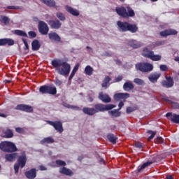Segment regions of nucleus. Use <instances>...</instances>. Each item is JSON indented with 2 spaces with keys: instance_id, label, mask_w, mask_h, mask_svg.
<instances>
[{
  "instance_id": "nucleus-26",
  "label": "nucleus",
  "mask_w": 179,
  "mask_h": 179,
  "mask_svg": "<svg viewBox=\"0 0 179 179\" xmlns=\"http://www.w3.org/2000/svg\"><path fill=\"white\" fill-rule=\"evenodd\" d=\"M83 112L87 115H94V114H96L94 108L84 107L83 108Z\"/></svg>"
},
{
  "instance_id": "nucleus-12",
  "label": "nucleus",
  "mask_w": 179,
  "mask_h": 179,
  "mask_svg": "<svg viewBox=\"0 0 179 179\" xmlns=\"http://www.w3.org/2000/svg\"><path fill=\"white\" fill-rule=\"evenodd\" d=\"M15 110H18L20 111H24L25 113H33V106L30 105H26V104H18L15 108Z\"/></svg>"
},
{
  "instance_id": "nucleus-51",
  "label": "nucleus",
  "mask_w": 179,
  "mask_h": 179,
  "mask_svg": "<svg viewBox=\"0 0 179 179\" xmlns=\"http://www.w3.org/2000/svg\"><path fill=\"white\" fill-rule=\"evenodd\" d=\"M22 43H24V50H29V43H27V41L26 40V38H22Z\"/></svg>"
},
{
  "instance_id": "nucleus-23",
  "label": "nucleus",
  "mask_w": 179,
  "mask_h": 179,
  "mask_svg": "<svg viewBox=\"0 0 179 179\" xmlns=\"http://www.w3.org/2000/svg\"><path fill=\"white\" fill-rule=\"evenodd\" d=\"M99 100H101L103 103H110L111 102V98L108 94H104L103 92H100L99 94Z\"/></svg>"
},
{
  "instance_id": "nucleus-32",
  "label": "nucleus",
  "mask_w": 179,
  "mask_h": 179,
  "mask_svg": "<svg viewBox=\"0 0 179 179\" xmlns=\"http://www.w3.org/2000/svg\"><path fill=\"white\" fill-rule=\"evenodd\" d=\"M55 142V141L51 136L44 138L41 141V145H44V143H48V144L54 143Z\"/></svg>"
},
{
  "instance_id": "nucleus-9",
  "label": "nucleus",
  "mask_w": 179,
  "mask_h": 179,
  "mask_svg": "<svg viewBox=\"0 0 179 179\" xmlns=\"http://www.w3.org/2000/svg\"><path fill=\"white\" fill-rule=\"evenodd\" d=\"M47 124L48 125H51V127H53V128L55 129V131H57L59 134H62L64 132V127L62 125V122L61 121H50L48 120L46 121Z\"/></svg>"
},
{
  "instance_id": "nucleus-7",
  "label": "nucleus",
  "mask_w": 179,
  "mask_h": 179,
  "mask_svg": "<svg viewBox=\"0 0 179 179\" xmlns=\"http://www.w3.org/2000/svg\"><path fill=\"white\" fill-rule=\"evenodd\" d=\"M136 69L141 72H150L153 71V64L148 62H140L136 64Z\"/></svg>"
},
{
  "instance_id": "nucleus-60",
  "label": "nucleus",
  "mask_w": 179,
  "mask_h": 179,
  "mask_svg": "<svg viewBox=\"0 0 179 179\" xmlns=\"http://www.w3.org/2000/svg\"><path fill=\"white\" fill-rule=\"evenodd\" d=\"M121 80H122V76H118L115 78V82H121Z\"/></svg>"
},
{
  "instance_id": "nucleus-22",
  "label": "nucleus",
  "mask_w": 179,
  "mask_h": 179,
  "mask_svg": "<svg viewBox=\"0 0 179 179\" xmlns=\"http://www.w3.org/2000/svg\"><path fill=\"white\" fill-rule=\"evenodd\" d=\"M115 100H127V99H129V93H117L114 95Z\"/></svg>"
},
{
  "instance_id": "nucleus-15",
  "label": "nucleus",
  "mask_w": 179,
  "mask_h": 179,
  "mask_svg": "<svg viewBox=\"0 0 179 179\" xmlns=\"http://www.w3.org/2000/svg\"><path fill=\"white\" fill-rule=\"evenodd\" d=\"M127 45H129V47H131V48L136 49V48H141V47L143 45V43L136 40L131 39L127 41Z\"/></svg>"
},
{
  "instance_id": "nucleus-5",
  "label": "nucleus",
  "mask_w": 179,
  "mask_h": 179,
  "mask_svg": "<svg viewBox=\"0 0 179 179\" xmlns=\"http://www.w3.org/2000/svg\"><path fill=\"white\" fill-rule=\"evenodd\" d=\"M39 92L41 93V94H51L52 96H55V94H57V87L54 84L42 85L39 88Z\"/></svg>"
},
{
  "instance_id": "nucleus-34",
  "label": "nucleus",
  "mask_w": 179,
  "mask_h": 179,
  "mask_svg": "<svg viewBox=\"0 0 179 179\" xmlns=\"http://www.w3.org/2000/svg\"><path fill=\"white\" fill-rule=\"evenodd\" d=\"M153 162H147L145 163H144L143 164H142L141 166H138L137 169V171L138 173H141V171H142V170H144V169H146V167H149V166H150V164H152Z\"/></svg>"
},
{
  "instance_id": "nucleus-46",
  "label": "nucleus",
  "mask_w": 179,
  "mask_h": 179,
  "mask_svg": "<svg viewBox=\"0 0 179 179\" xmlns=\"http://www.w3.org/2000/svg\"><path fill=\"white\" fill-rule=\"evenodd\" d=\"M171 104H172L173 108L179 109V103L178 102H174L173 101H169Z\"/></svg>"
},
{
  "instance_id": "nucleus-64",
  "label": "nucleus",
  "mask_w": 179,
  "mask_h": 179,
  "mask_svg": "<svg viewBox=\"0 0 179 179\" xmlns=\"http://www.w3.org/2000/svg\"><path fill=\"white\" fill-rule=\"evenodd\" d=\"M166 179H174V178L173 177V176L170 175L166 177Z\"/></svg>"
},
{
  "instance_id": "nucleus-6",
  "label": "nucleus",
  "mask_w": 179,
  "mask_h": 179,
  "mask_svg": "<svg viewBox=\"0 0 179 179\" xmlns=\"http://www.w3.org/2000/svg\"><path fill=\"white\" fill-rule=\"evenodd\" d=\"M142 55L145 58H149L151 61H160L162 59L160 55H155V52L150 50L148 48H143Z\"/></svg>"
},
{
  "instance_id": "nucleus-43",
  "label": "nucleus",
  "mask_w": 179,
  "mask_h": 179,
  "mask_svg": "<svg viewBox=\"0 0 179 179\" xmlns=\"http://www.w3.org/2000/svg\"><path fill=\"white\" fill-rule=\"evenodd\" d=\"M55 163H56L57 167H61L62 166L64 167H65V166H66V162H65V161H62L61 159L56 160Z\"/></svg>"
},
{
  "instance_id": "nucleus-10",
  "label": "nucleus",
  "mask_w": 179,
  "mask_h": 179,
  "mask_svg": "<svg viewBox=\"0 0 179 179\" xmlns=\"http://www.w3.org/2000/svg\"><path fill=\"white\" fill-rule=\"evenodd\" d=\"M38 30L42 36H47L48 34V31H50V28L48 27V24L45 23L44 21H39L38 25Z\"/></svg>"
},
{
  "instance_id": "nucleus-2",
  "label": "nucleus",
  "mask_w": 179,
  "mask_h": 179,
  "mask_svg": "<svg viewBox=\"0 0 179 179\" xmlns=\"http://www.w3.org/2000/svg\"><path fill=\"white\" fill-rule=\"evenodd\" d=\"M117 24L119 31H122V33H126V31L136 33V31L139 30L138 25L136 24H131L128 22L117 21Z\"/></svg>"
},
{
  "instance_id": "nucleus-31",
  "label": "nucleus",
  "mask_w": 179,
  "mask_h": 179,
  "mask_svg": "<svg viewBox=\"0 0 179 179\" xmlns=\"http://www.w3.org/2000/svg\"><path fill=\"white\" fill-rule=\"evenodd\" d=\"M106 138L108 141H109V142H111V143H113V145H115V143H117V139H118V138L115 136V135H114L113 134H108Z\"/></svg>"
},
{
  "instance_id": "nucleus-39",
  "label": "nucleus",
  "mask_w": 179,
  "mask_h": 179,
  "mask_svg": "<svg viewBox=\"0 0 179 179\" xmlns=\"http://www.w3.org/2000/svg\"><path fill=\"white\" fill-rule=\"evenodd\" d=\"M109 113L110 115H112V117H117L121 116V112H120V110L118 109H114L113 110L109 112Z\"/></svg>"
},
{
  "instance_id": "nucleus-18",
  "label": "nucleus",
  "mask_w": 179,
  "mask_h": 179,
  "mask_svg": "<svg viewBox=\"0 0 179 179\" xmlns=\"http://www.w3.org/2000/svg\"><path fill=\"white\" fill-rule=\"evenodd\" d=\"M48 38L50 41H54L55 43H61V36H59L57 32L49 33Z\"/></svg>"
},
{
  "instance_id": "nucleus-14",
  "label": "nucleus",
  "mask_w": 179,
  "mask_h": 179,
  "mask_svg": "<svg viewBox=\"0 0 179 179\" xmlns=\"http://www.w3.org/2000/svg\"><path fill=\"white\" fill-rule=\"evenodd\" d=\"M48 24L50 28L54 29L55 30H58V29H61L62 26V23L59 20H50L48 21Z\"/></svg>"
},
{
  "instance_id": "nucleus-40",
  "label": "nucleus",
  "mask_w": 179,
  "mask_h": 179,
  "mask_svg": "<svg viewBox=\"0 0 179 179\" xmlns=\"http://www.w3.org/2000/svg\"><path fill=\"white\" fill-rule=\"evenodd\" d=\"M63 106L64 107H66V108H71L72 110H76L77 111H79L80 110V108H79V106H75L73 105H69V103H64L63 104Z\"/></svg>"
},
{
  "instance_id": "nucleus-27",
  "label": "nucleus",
  "mask_w": 179,
  "mask_h": 179,
  "mask_svg": "<svg viewBox=\"0 0 179 179\" xmlns=\"http://www.w3.org/2000/svg\"><path fill=\"white\" fill-rule=\"evenodd\" d=\"M2 136L3 138H6L8 139L13 138V131H12L10 129H6L3 131Z\"/></svg>"
},
{
  "instance_id": "nucleus-25",
  "label": "nucleus",
  "mask_w": 179,
  "mask_h": 179,
  "mask_svg": "<svg viewBox=\"0 0 179 179\" xmlns=\"http://www.w3.org/2000/svg\"><path fill=\"white\" fill-rule=\"evenodd\" d=\"M59 172L60 174H64V176H69V177H72V176H73V172L72 170L67 169L65 166L61 168Z\"/></svg>"
},
{
  "instance_id": "nucleus-45",
  "label": "nucleus",
  "mask_w": 179,
  "mask_h": 179,
  "mask_svg": "<svg viewBox=\"0 0 179 179\" xmlns=\"http://www.w3.org/2000/svg\"><path fill=\"white\" fill-rule=\"evenodd\" d=\"M148 134H151V136H150L148 137V141H152V139H153L156 135V131H153L152 130H149L148 131Z\"/></svg>"
},
{
  "instance_id": "nucleus-63",
  "label": "nucleus",
  "mask_w": 179,
  "mask_h": 179,
  "mask_svg": "<svg viewBox=\"0 0 179 179\" xmlns=\"http://www.w3.org/2000/svg\"><path fill=\"white\" fill-rule=\"evenodd\" d=\"M0 117H2L3 118H6L7 115L5 113H0Z\"/></svg>"
},
{
  "instance_id": "nucleus-19",
  "label": "nucleus",
  "mask_w": 179,
  "mask_h": 179,
  "mask_svg": "<svg viewBox=\"0 0 179 179\" xmlns=\"http://www.w3.org/2000/svg\"><path fill=\"white\" fill-rule=\"evenodd\" d=\"M166 117L168 120H171L172 122H174V124H179V115L173 114V113H167Z\"/></svg>"
},
{
  "instance_id": "nucleus-38",
  "label": "nucleus",
  "mask_w": 179,
  "mask_h": 179,
  "mask_svg": "<svg viewBox=\"0 0 179 179\" xmlns=\"http://www.w3.org/2000/svg\"><path fill=\"white\" fill-rule=\"evenodd\" d=\"M1 23H3L6 26H8L10 22V19L7 16H1L0 20Z\"/></svg>"
},
{
  "instance_id": "nucleus-50",
  "label": "nucleus",
  "mask_w": 179,
  "mask_h": 179,
  "mask_svg": "<svg viewBox=\"0 0 179 179\" xmlns=\"http://www.w3.org/2000/svg\"><path fill=\"white\" fill-rule=\"evenodd\" d=\"M135 146L138 149H143L145 148V144H143L142 143L137 142V143H135Z\"/></svg>"
},
{
  "instance_id": "nucleus-36",
  "label": "nucleus",
  "mask_w": 179,
  "mask_h": 179,
  "mask_svg": "<svg viewBox=\"0 0 179 179\" xmlns=\"http://www.w3.org/2000/svg\"><path fill=\"white\" fill-rule=\"evenodd\" d=\"M110 81L111 78H110V76H106L103 79V83L101 84V87L107 88V86H108V84L110 83Z\"/></svg>"
},
{
  "instance_id": "nucleus-61",
  "label": "nucleus",
  "mask_w": 179,
  "mask_h": 179,
  "mask_svg": "<svg viewBox=\"0 0 179 179\" xmlns=\"http://www.w3.org/2000/svg\"><path fill=\"white\" fill-rule=\"evenodd\" d=\"M104 55L105 57H113V54L110 52H105Z\"/></svg>"
},
{
  "instance_id": "nucleus-4",
  "label": "nucleus",
  "mask_w": 179,
  "mask_h": 179,
  "mask_svg": "<svg viewBox=\"0 0 179 179\" xmlns=\"http://www.w3.org/2000/svg\"><path fill=\"white\" fill-rule=\"evenodd\" d=\"M0 150L6 153H13L17 152V148L12 141H1L0 143Z\"/></svg>"
},
{
  "instance_id": "nucleus-1",
  "label": "nucleus",
  "mask_w": 179,
  "mask_h": 179,
  "mask_svg": "<svg viewBox=\"0 0 179 179\" xmlns=\"http://www.w3.org/2000/svg\"><path fill=\"white\" fill-rule=\"evenodd\" d=\"M51 65L62 76H68L71 72V64L66 62H62L61 59H53L51 62Z\"/></svg>"
},
{
  "instance_id": "nucleus-20",
  "label": "nucleus",
  "mask_w": 179,
  "mask_h": 179,
  "mask_svg": "<svg viewBox=\"0 0 179 179\" xmlns=\"http://www.w3.org/2000/svg\"><path fill=\"white\" fill-rule=\"evenodd\" d=\"M162 76V73L155 72L154 73L150 74L148 76V79L151 83H157V80H159V78Z\"/></svg>"
},
{
  "instance_id": "nucleus-35",
  "label": "nucleus",
  "mask_w": 179,
  "mask_h": 179,
  "mask_svg": "<svg viewBox=\"0 0 179 179\" xmlns=\"http://www.w3.org/2000/svg\"><path fill=\"white\" fill-rule=\"evenodd\" d=\"M14 34H15L16 36H20V37H28L27 33L20 29L14 30Z\"/></svg>"
},
{
  "instance_id": "nucleus-57",
  "label": "nucleus",
  "mask_w": 179,
  "mask_h": 179,
  "mask_svg": "<svg viewBox=\"0 0 179 179\" xmlns=\"http://www.w3.org/2000/svg\"><path fill=\"white\" fill-rule=\"evenodd\" d=\"M163 44H164V41H157L155 42V45H163Z\"/></svg>"
},
{
  "instance_id": "nucleus-17",
  "label": "nucleus",
  "mask_w": 179,
  "mask_h": 179,
  "mask_svg": "<svg viewBox=\"0 0 179 179\" xmlns=\"http://www.w3.org/2000/svg\"><path fill=\"white\" fill-rule=\"evenodd\" d=\"M24 176L28 179H34L36 178V177H37V171L36 170V169L33 168L29 171H27L24 173Z\"/></svg>"
},
{
  "instance_id": "nucleus-58",
  "label": "nucleus",
  "mask_w": 179,
  "mask_h": 179,
  "mask_svg": "<svg viewBox=\"0 0 179 179\" xmlns=\"http://www.w3.org/2000/svg\"><path fill=\"white\" fill-rule=\"evenodd\" d=\"M75 73L73 71H71V75L69 77V80H72L73 79V76H75Z\"/></svg>"
},
{
  "instance_id": "nucleus-47",
  "label": "nucleus",
  "mask_w": 179,
  "mask_h": 179,
  "mask_svg": "<svg viewBox=\"0 0 179 179\" xmlns=\"http://www.w3.org/2000/svg\"><path fill=\"white\" fill-rule=\"evenodd\" d=\"M134 83H136V85H143V83H145V82L143 81V80L140 79V78H135L134 80Z\"/></svg>"
},
{
  "instance_id": "nucleus-54",
  "label": "nucleus",
  "mask_w": 179,
  "mask_h": 179,
  "mask_svg": "<svg viewBox=\"0 0 179 179\" xmlns=\"http://www.w3.org/2000/svg\"><path fill=\"white\" fill-rule=\"evenodd\" d=\"M79 66H80V64L77 63L75 66L73 67L72 72H74V73H76L78 72V69H79Z\"/></svg>"
},
{
  "instance_id": "nucleus-11",
  "label": "nucleus",
  "mask_w": 179,
  "mask_h": 179,
  "mask_svg": "<svg viewBox=\"0 0 179 179\" xmlns=\"http://www.w3.org/2000/svg\"><path fill=\"white\" fill-rule=\"evenodd\" d=\"M165 80L161 82V85L163 87H166V89H170V87H173L174 86V78L171 76H165Z\"/></svg>"
},
{
  "instance_id": "nucleus-37",
  "label": "nucleus",
  "mask_w": 179,
  "mask_h": 179,
  "mask_svg": "<svg viewBox=\"0 0 179 179\" xmlns=\"http://www.w3.org/2000/svg\"><path fill=\"white\" fill-rule=\"evenodd\" d=\"M85 75H88V76H92V75H93V68H92V66H90V65L87 66L85 68Z\"/></svg>"
},
{
  "instance_id": "nucleus-16",
  "label": "nucleus",
  "mask_w": 179,
  "mask_h": 179,
  "mask_svg": "<svg viewBox=\"0 0 179 179\" xmlns=\"http://www.w3.org/2000/svg\"><path fill=\"white\" fill-rule=\"evenodd\" d=\"M27 162V157H26V152H23L21 156L18 157L17 164H20L21 169H23L26 166Z\"/></svg>"
},
{
  "instance_id": "nucleus-52",
  "label": "nucleus",
  "mask_w": 179,
  "mask_h": 179,
  "mask_svg": "<svg viewBox=\"0 0 179 179\" xmlns=\"http://www.w3.org/2000/svg\"><path fill=\"white\" fill-rule=\"evenodd\" d=\"M20 167V164L16 163L14 165V170H15V174H17L19 173V168Z\"/></svg>"
},
{
  "instance_id": "nucleus-28",
  "label": "nucleus",
  "mask_w": 179,
  "mask_h": 179,
  "mask_svg": "<svg viewBox=\"0 0 179 179\" xmlns=\"http://www.w3.org/2000/svg\"><path fill=\"white\" fill-rule=\"evenodd\" d=\"M41 47V44L38 40L35 39L31 42V48L33 51H38Z\"/></svg>"
},
{
  "instance_id": "nucleus-41",
  "label": "nucleus",
  "mask_w": 179,
  "mask_h": 179,
  "mask_svg": "<svg viewBox=\"0 0 179 179\" xmlns=\"http://www.w3.org/2000/svg\"><path fill=\"white\" fill-rule=\"evenodd\" d=\"M57 17L61 20V22H65L66 20V17H65V15L62 13H56Z\"/></svg>"
},
{
  "instance_id": "nucleus-42",
  "label": "nucleus",
  "mask_w": 179,
  "mask_h": 179,
  "mask_svg": "<svg viewBox=\"0 0 179 179\" xmlns=\"http://www.w3.org/2000/svg\"><path fill=\"white\" fill-rule=\"evenodd\" d=\"M136 110H138V107L136 106H128L126 109V113L127 114H131V113H134V111H136Z\"/></svg>"
},
{
  "instance_id": "nucleus-49",
  "label": "nucleus",
  "mask_w": 179,
  "mask_h": 179,
  "mask_svg": "<svg viewBox=\"0 0 179 179\" xmlns=\"http://www.w3.org/2000/svg\"><path fill=\"white\" fill-rule=\"evenodd\" d=\"M7 9H14L15 10H17L19 9H23V7H22V6H7Z\"/></svg>"
},
{
  "instance_id": "nucleus-8",
  "label": "nucleus",
  "mask_w": 179,
  "mask_h": 179,
  "mask_svg": "<svg viewBox=\"0 0 179 179\" xmlns=\"http://www.w3.org/2000/svg\"><path fill=\"white\" fill-rule=\"evenodd\" d=\"M113 108H115V105H104L103 103H98L94 105V110L96 114L97 113H103L104 111H108V110H113Z\"/></svg>"
},
{
  "instance_id": "nucleus-13",
  "label": "nucleus",
  "mask_w": 179,
  "mask_h": 179,
  "mask_svg": "<svg viewBox=\"0 0 179 179\" xmlns=\"http://www.w3.org/2000/svg\"><path fill=\"white\" fill-rule=\"evenodd\" d=\"M178 33V32L176 29H168L159 32V36L162 37H168V36H176Z\"/></svg>"
},
{
  "instance_id": "nucleus-21",
  "label": "nucleus",
  "mask_w": 179,
  "mask_h": 179,
  "mask_svg": "<svg viewBox=\"0 0 179 179\" xmlns=\"http://www.w3.org/2000/svg\"><path fill=\"white\" fill-rule=\"evenodd\" d=\"M15 44V41L10 38H1L0 39V47L3 45H13Z\"/></svg>"
},
{
  "instance_id": "nucleus-62",
  "label": "nucleus",
  "mask_w": 179,
  "mask_h": 179,
  "mask_svg": "<svg viewBox=\"0 0 179 179\" xmlns=\"http://www.w3.org/2000/svg\"><path fill=\"white\" fill-rule=\"evenodd\" d=\"M40 170H41V171H45V170H47V168H45V166L41 165V166H40Z\"/></svg>"
},
{
  "instance_id": "nucleus-59",
  "label": "nucleus",
  "mask_w": 179,
  "mask_h": 179,
  "mask_svg": "<svg viewBox=\"0 0 179 179\" xmlns=\"http://www.w3.org/2000/svg\"><path fill=\"white\" fill-rule=\"evenodd\" d=\"M118 107L119 108L117 110H119L120 111V110H121L124 107V102L120 101L118 104Z\"/></svg>"
},
{
  "instance_id": "nucleus-53",
  "label": "nucleus",
  "mask_w": 179,
  "mask_h": 179,
  "mask_svg": "<svg viewBox=\"0 0 179 179\" xmlns=\"http://www.w3.org/2000/svg\"><path fill=\"white\" fill-rule=\"evenodd\" d=\"M15 131L17 132V134H24V129H23L22 127H16Z\"/></svg>"
},
{
  "instance_id": "nucleus-3",
  "label": "nucleus",
  "mask_w": 179,
  "mask_h": 179,
  "mask_svg": "<svg viewBox=\"0 0 179 179\" xmlns=\"http://www.w3.org/2000/svg\"><path fill=\"white\" fill-rule=\"evenodd\" d=\"M115 11L119 16L124 17L125 19H127V17H134V16H135V11H134L132 8L129 6L126 7H116Z\"/></svg>"
},
{
  "instance_id": "nucleus-44",
  "label": "nucleus",
  "mask_w": 179,
  "mask_h": 179,
  "mask_svg": "<svg viewBox=\"0 0 179 179\" xmlns=\"http://www.w3.org/2000/svg\"><path fill=\"white\" fill-rule=\"evenodd\" d=\"M28 35L29 38H36L37 37V34L34 31H29Z\"/></svg>"
},
{
  "instance_id": "nucleus-56",
  "label": "nucleus",
  "mask_w": 179,
  "mask_h": 179,
  "mask_svg": "<svg viewBox=\"0 0 179 179\" xmlns=\"http://www.w3.org/2000/svg\"><path fill=\"white\" fill-rule=\"evenodd\" d=\"M156 141H157V143H163V142H164V140L163 139V138L160 137V136H158L157 138H156Z\"/></svg>"
},
{
  "instance_id": "nucleus-29",
  "label": "nucleus",
  "mask_w": 179,
  "mask_h": 179,
  "mask_svg": "<svg viewBox=\"0 0 179 179\" xmlns=\"http://www.w3.org/2000/svg\"><path fill=\"white\" fill-rule=\"evenodd\" d=\"M135 86H134V84L131 82H126L123 85V90L125 92H129V90H134Z\"/></svg>"
},
{
  "instance_id": "nucleus-48",
  "label": "nucleus",
  "mask_w": 179,
  "mask_h": 179,
  "mask_svg": "<svg viewBox=\"0 0 179 179\" xmlns=\"http://www.w3.org/2000/svg\"><path fill=\"white\" fill-rule=\"evenodd\" d=\"M54 83L55 85H56L57 86H62V81H61V80H59V78H55V79L54 80Z\"/></svg>"
},
{
  "instance_id": "nucleus-33",
  "label": "nucleus",
  "mask_w": 179,
  "mask_h": 179,
  "mask_svg": "<svg viewBox=\"0 0 179 179\" xmlns=\"http://www.w3.org/2000/svg\"><path fill=\"white\" fill-rule=\"evenodd\" d=\"M41 2H43V3H45L47 6H49L50 8H54L55 6V1L54 0H40Z\"/></svg>"
},
{
  "instance_id": "nucleus-55",
  "label": "nucleus",
  "mask_w": 179,
  "mask_h": 179,
  "mask_svg": "<svg viewBox=\"0 0 179 179\" xmlns=\"http://www.w3.org/2000/svg\"><path fill=\"white\" fill-rule=\"evenodd\" d=\"M159 68H160V71H162L164 72H166L169 69L167 68V66H166L164 64L160 65Z\"/></svg>"
},
{
  "instance_id": "nucleus-24",
  "label": "nucleus",
  "mask_w": 179,
  "mask_h": 179,
  "mask_svg": "<svg viewBox=\"0 0 179 179\" xmlns=\"http://www.w3.org/2000/svg\"><path fill=\"white\" fill-rule=\"evenodd\" d=\"M65 9L69 13H70V15H72L73 16H79V15H80L79 10L69 6H66Z\"/></svg>"
},
{
  "instance_id": "nucleus-30",
  "label": "nucleus",
  "mask_w": 179,
  "mask_h": 179,
  "mask_svg": "<svg viewBox=\"0 0 179 179\" xmlns=\"http://www.w3.org/2000/svg\"><path fill=\"white\" fill-rule=\"evenodd\" d=\"M17 157V153L7 154L5 155V159L7 162H15Z\"/></svg>"
}]
</instances>
